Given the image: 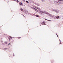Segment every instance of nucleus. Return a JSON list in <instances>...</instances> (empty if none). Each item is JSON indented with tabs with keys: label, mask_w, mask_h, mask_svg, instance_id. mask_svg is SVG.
I'll return each mask as SVG.
<instances>
[{
	"label": "nucleus",
	"mask_w": 63,
	"mask_h": 63,
	"mask_svg": "<svg viewBox=\"0 0 63 63\" xmlns=\"http://www.w3.org/2000/svg\"><path fill=\"white\" fill-rule=\"evenodd\" d=\"M45 1V0H42V1Z\"/></svg>",
	"instance_id": "28"
},
{
	"label": "nucleus",
	"mask_w": 63,
	"mask_h": 63,
	"mask_svg": "<svg viewBox=\"0 0 63 63\" xmlns=\"http://www.w3.org/2000/svg\"><path fill=\"white\" fill-rule=\"evenodd\" d=\"M43 22L44 24H45V23H46L45 22V21H43Z\"/></svg>",
	"instance_id": "17"
},
{
	"label": "nucleus",
	"mask_w": 63,
	"mask_h": 63,
	"mask_svg": "<svg viewBox=\"0 0 63 63\" xmlns=\"http://www.w3.org/2000/svg\"><path fill=\"white\" fill-rule=\"evenodd\" d=\"M52 11H54V10H52Z\"/></svg>",
	"instance_id": "23"
},
{
	"label": "nucleus",
	"mask_w": 63,
	"mask_h": 63,
	"mask_svg": "<svg viewBox=\"0 0 63 63\" xmlns=\"http://www.w3.org/2000/svg\"><path fill=\"white\" fill-rule=\"evenodd\" d=\"M13 56H15V55H14V54H13Z\"/></svg>",
	"instance_id": "29"
},
{
	"label": "nucleus",
	"mask_w": 63,
	"mask_h": 63,
	"mask_svg": "<svg viewBox=\"0 0 63 63\" xmlns=\"http://www.w3.org/2000/svg\"><path fill=\"white\" fill-rule=\"evenodd\" d=\"M45 20H48V21H50V20H48L46 18H45Z\"/></svg>",
	"instance_id": "9"
},
{
	"label": "nucleus",
	"mask_w": 63,
	"mask_h": 63,
	"mask_svg": "<svg viewBox=\"0 0 63 63\" xmlns=\"http://www.w3.org/2000/svg\"><path fill=\"white\" fill-rule=\"evenodd\" d=\"M21 38V37H18V39H20Z\"/></svg>",
	"instance_id": "19"
},
{
	"label": "nucleus",
	"mask_w": 63,
	"mask_h": 63,
	"mask_svg": "<svg viewBox=\"0 0 63 63\" xmlns=\"http://www.w3.org/2000/svg\"><path fill=\"white\" fill-rule=\"evenodd\" d=\"M43 25H46V24H44Z\"/></svg>",
	"instance_id": "27"
},
{
	"label": "nucleus",
	"mask_w": 63,
	"mask_h": 63,
	"mask_svg": "<svg viewBox=\"0 0 63 63\" xmlns=\"http://www.w3.org/2000/svg\"><path fill=\"white\" fill-rule=\"evenodd\" d=\"M54 11L55 12H56V13H59V11L58 10H55Z\"/></svg>",
	"instance_id": "5"
},
{
	"label": "nucleus",
	"mask_w": 63,
	"mask_h": 63,
	"mask_svg": "<svg viewBox=\"0 0 63 63\" xmlns=\"http://www.w3.org/2000/svg\"><path fill=\"white\" fill-rule=\"evenodd\" d=\"M39 12L40 13H42L43 14H46L48 15V16H50V17H51V16H52L51 15L49 14L48 13L45 11L39 10Z\"/></svg>",
	"instance_id": "1"
},
{
	"label": "nucleus",
	"mask_w": 63,
	"mask_h": 63,
	"mask_svg": "<svg viewBox=\"0 0 63 63\" xmlns=\"http://www.w3.org/2000/svg\"><path fill=\"white\" fill-rule=\"evenodd\" d=\"M4 42L5 44H7V43H8L6 41H5Z\"/></svg>",
	"instance_id": "8"
},
{
	"label": "nucleus",
	"mask_w": 63,
	"mask_h": 63,
	"mask_svg": "<svg viewBox=\"0 0 63 63\" xmlns=\"http://www.w3.org/2000/svg\"><path fill=\"white\" fill-rule=\"evenodd\" d=\"M9 37L11 39H12V38L11 37V36H9Z\"/></svg>",
	"instance_id": "18"
},
{
	"label": "nucleus",
	"mask_w": 63,
	"mask_h": 63,
	"mask_svg": "<svg viewBox=\"0 0 63 63\" xmlns=\"http://www.w3.org/2000/svg\"><path fill=\"white\" fill-rule=\"evenodd\" d=\"M55 5H60L61 4V2H59V1L57 2L56 1H55Z\"/></svg>",
	"instance_id": "2"
},
{
	"label": "nucleus",
	"mask_w": 63,
	"mask_h": 63,
	"mask_svg": "<svg viewBox=\"0 0 63 63\" xmlns=\"http://www.w3.org/2000/svg\"><path fill=\"white\" fill-rule=\"evenodd\" d=\"M32 9H33V10H35V11H36V12H38V11L36 9L34 8L33 7H32Z\"/></svg>",
	"instance_id": "3"
},
{
	"label": "nucleus",
	"mask_w": 63,
	"mask_h": 63,
	"mask_svg": "<svg viewBox=\"0 0 63 63\" xmlns=\"http://www.w3.org/2000/svg\"><path fill=\"white\" fill-rule=\"evenodd\" d=\"M59 16H58L56 17V18H57V19H58V18H59Z\"/></svg>",
	"instance_id": "7"
},
{
	"label": "nucleus",
	"mask_w": 63,
	"mask_h": 63,
	"mask_svg": "<svg viewBox=\"0 0 63 63\" xmlns=\"http://www.w3.org/2000/svg\"><path fill=\"white\" fill-rule=\"evenodd\" d=\"M7 49H8V48L4 49H5V50H6Z\"/></svg>",
	"instance_id": "13"
},
{
	"label": "nucleus",
	"mask_w": 63,
	"mask_h": 63,
	"mask_svg": "<svg viewBox=\"0 0 63 63\" xmlns=\"http://www.w3.org/2000/svg\"><path fill=\"white\" fill-rule=\"evenodd\" d=\"M56 34L57 36L58 37V35H57V33H56Z\"/></svg>",
	"instance_id": "21"
},
{
	"label": "nucleus",
	"mask_w": 63,
	"mask_h": 63,
	"mask_svg": "<svg viewBox=\"0 0 63 63\" xmlns=\"http://www.w3.org/2000/svg\"><path fill=\"white\" fill-rule=\"evenodd\" d=\"M37 17H38V16H39V15H35Z\"/></svg>",
	"instance_id": "12"
},
{
	"label": "nucleus",
	"mask_w": 63,
	"mask_h": 63,
	"mask_svg": "<svg viewBox=\"0 0 63 63\" xmlns=\"http://www.w3.org/2000/svg\"><path fill=\"white\" fill-rule=\"evenodd\" d=\"M61 43H62L61 42H60V44H61Z\"/></svg>",
	"instance_id": "25"
},
{
	"label": "nucleus",
	"mask_w": 63,
	"mask_h": 63,
	"mask_svg": "<svg viewBox=\"0 0 63 63\" xmlns=\"http://www.w3.org/2000/svg\"><path fill=\"white\" fill-rule=\"evenodd\" d=\"M19 4H20V5L21 6H22V5H23L22 4V2H20Z\"/></svg>",
	"instance_id": "6"
},
{
	"label": "nucleus",
	"mask_w": 63,
	"mask_h": 63,
	"mask_svg": "<svg viewBox=\"0 0 63 63\" xmlns=\"http://www.w3.org/2000/svg\"><path fill=\"white\" fill-rule=\"evenodd\" d=\"M16 0V1H17V3H18V2H19V1H18V0Z\"/></svg>",
	"instance_id": "14"
},
{
	"label": "nucleus",
	"mask_w": 63,
	"mask_h": 63,
	"mask_svg": "<svg viewBox=\"0 0 63 63\" xmlns=\"http://www.w3.org/2000/svg\"><path fill=\"white\" fill-rule=\"evenodd\" d=\"M54 18H55H55H55V17H54Z\"/></svg>",
	"instance_id": "30"
},
{
	"label": "nucleus",
	"mask_w": 63,
	"mask_h": 63,
	"mask_svg": "<svg viewBox=\"0 0 63 63\" xmlns=\"http://www.w3.org/2000/svg\"><path fill=\"white\" fill-rule=\"evenodd\" d=\"M2 45H3L4 46V45H5V44L4 43H2Z\"/></svg>",
	"instance_id": "10"
},
{
	"label": "nucleus",
	"mask_w": 63,
	"mask_h": 63,
	"mask_svg": "<svg viewBox=\"0 0 63 63\" xmlns=\"http://www.w3.org/2000/svg\"><path fill=\"white\" fill-rule=\"evenodd\" d=\"M21 11H22V12H23V9H21Z\"/></svg>",
	"instance_id": "11"
},
{
	"label": "nucleus",
	"mask_w": 63,
	"mask_h": 63,
	"mask_svg": "<svg viewBox=\"0 0 63 63\" xmlns=\"http://www.w3.org/2000/svg\"><path fill=\"white\" fill-rule=\"evenodd\" d=\"M26 2L27 3H29V2L28 1H27V0L26 1Z\"/></svg>",
	"instance_id": "16"
},
{
	"label": "nucleus",
	"mask_w": 63,
	"mask_h": 63,
	"mask_svg": "<svg viewBox=\"0 0 63 63\" xmlns=\"http://www.w3.org/2000/svg\"><path fill=\"white\" fill-rule=\"evenodd\" d=\"M10 44V43H9V44L8 45V46H9Z\"/></svg>",
	"instance_id": "26"
},
{
	"label": "nucleus",
	"mask_w": 63,
	"mask_h": 63,
	"mask_svg": "<svg viewBox=\"0 0 63 63\" xmlns=\"http://www.w3.org/2000/svg\"><path fill=\"white\" fill-rule=\"evenodd\" d=\"M35 8H36V9H38V10H40L41 9L40 8H38L37 7H36V6H35L34 7Z\"/></svg>",
	"instance_id": "4"
},
{
	"label": "nucleus",
	"mask_w": 63,
	"mask_h": 63,
	"mask_svg": "<svg viewBox=\"0 0 63 63\" xmlns=\"http://www.w3.org/2000/svg\"><path fill=\"white\" fill-rule=\"evenodd\" d=\"M59 41H60V42H61V41L59 39Z\"/></svg>",
	"instance_id": "24"
},
{
	"label": "nucleus",
	"mask_w": 63,
	"mask_h": 63,
	"mask_svg": "<svg viewBox=\"0 0 63 63\" xmlns=\"http://www.w3.org/2000/svg\"><path fill=\"white\" fill-rule=\"evenodd\" d=\"M13 0V1H16V0Z\"/></svg>",
	"instance_id": "22"
},
{
	"label": "nucleus",
	"mask_w": 63,
	"mask_h": 63,
	"mask_svg": "<svg viewBox=\"0 0 63 63\" xmlns=\"http://www.w3.org/2000/svg\"><path fill=\"white\" fill-rule=\"evenodd\" d=\"M9 41H11V39L10 38H9Z\"/></svg>",
	"instance_id": "15"
},
{
	"label": "nucleus",
	"mask_w": 63,
	"mask_h": 63,
	"mask_svg": "<svg viewBox=\"0 0 63 63\" xmlns=\"http://www.w3.org/2000/svg\"><path fill=\"white\" fill-rule=\"evenodd\" d=\"M63 0H59V1H62Z\"/></svg>",
	"instance_id": "20"
}]
</instances>
